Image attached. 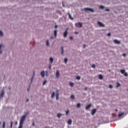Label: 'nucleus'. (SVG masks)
<instances>
[{
    "mask_svg": "<svg viewBox=\"0 0 128 128\" xmlns=\"http://www.w3.org/2000/svg\"><path fill=\"white\" fill-rule=\"evenodd\" d=\"M122 56H126V54H122Z\"/></svg>",
    "mask_w": 128,
    "mask_h": 128,
    "instance_id": "obj_39",
    "label": "nucleus"
},
{
    "mask_svg": "<svg viewBox=\"0 0 128 128\" xmlns=\"http://www.w3.org/2000/svg\"><path fill=\"white\" fill-rule=\"evenodd\" d=\"M70 86H74V83L70 82Z\"/></svg>",
    "mask_w": 128,
    "mask_h": 128,
    "instance_id": "obj_27",
    "label": "nucleus"
},
{
    "mask_svg": "<svg viewBox=\"0 0 128 128\" xmlns=\"http://www.w3.org/2000/svg\"><path fill=\"white\" fill-rule=\"evenodd\" d=\"M46 46H50V42H48V40H47L46 42Z\"/></svg>",
    "mask_w": 128,
    "mask_h": 128,
    "instance_id": "obj_25",
    "label": "nucleus"
},
{
    "mask_svg": "<svg viewBox=\"0 0 128 128\" xmlns=\"http://www.w3.org/2000/svg\"><path fill=\"white\" fill-rule=\"evenodd\" d=\"M61 48H62V54H64V46H62Z\"/></svg>",
    "mask_w": 128,
    "mask_h": 128,
    "instance_id": "obj_17",
    "label": "nucleus"
},
{
    "mask_svg": "<svg viewBox=\"0 0 128 128\" xmlns=\"http://www.w3.org/2000/svg\"><path fill=\"white\" fill-rule=\"evenodd\" d=\"M46 74H48V72L47 71H46Z\"/></svg>",
    "mask_w": 128,
    "mask_h": 128,
    "instance_id": "obj_56",
    "label": "nucleus"
},
{
    "mask_svg": "<svg viewBox=\"0 0 128 128\" xmlns=\"http://www.w3.org/2000/svg\"><path fill=\"white\" fill-rule=\"evenodd\" d=\"M56 78H60V72L58 70L56 71Z\"/></svg>",
    "mask_w": 128,
    "mask_h": 128,
    "instance_id": "obj_9",
    "label": "nucleus"
},
{
    "mask_svg": "<svg viewBox=\"0 0 128 128\" xmlns=\"http://www.w3.org/2000/svg\"><path fill=\"white\" fill-rule=\"evenodd\" d=\"M9 90H10V88H9Z\"/></svg>",
    "mask_w": 128,
    "mask_h": 128,
    "instance_id": "obj_59",
    "label": "nucleus"
},
{
    "mask_svg": "<svg viewBox=\"0 0 128 128\" xmlns=\"http://www.w3.org/2000/svg\"><path fill=\"white\" fill-rule=\"evenodd\" d=\"M30 90V88L28 89V92Z\"/></svg>",
    "mask_w": 128,
    "mask_h": 128,
    "instance_id": "obj_52",
    "label": "nucleus"
},
{
    "mask_svg": "<svg viewBox=\"0 0 128 128\" xmlns=\"http://www.w3.org/2000/svg\"><path fill=\"white\" fill-rule=\"evenodd\" d=\"M33 74H34V73H33Z\"/></svg>",
    "mask_w": 128,
    "mask_h": 128,
    "instance_id": "obj_60",
    "label": "nucleus"
},
{
    "mask_svg": "<svg viewBox=\"0 0 128 128\" xmlns=\"http://www.w3.org/2000/svg\"><path fill=\"white\" fill-rule=\"evenodd\" d=\"M45 128H48V127H46Z\"/></svg>",
    "mask_w": 128,
    "mask_h": 128,
    "instance_id": "obj_55",
    "label": "nucleus"
},
{
    "mask_svg": "<svg viewBox=\"0 0 128 128\" xmlns=\"http://www.w3.org/2000/svg\"><path fill=\"white\" fill-rule=\"evenodd\" d=\"M75 25L76 28H82V24L80 22L76 23Z\"/></svg>",
    "mask_w": 128,
    "mask_h": 128,
    "instance_id": "obj_5",
    "label": "nucleus"
},
{
    "mask_svg": "<svg viewBox=\"0 0 128 128\" xmlns=\"http://www.w3.org/2000/svg\"><path fill=\"white\" fill-rule=\"evenodd\" d=\"M32 126H34V122H33L32 123Z\"/></svg>",
    "mask_w": 128,
    "mask_h": 128,
    "instance_id": "obj_43",
    "label": "nucleus"
},
{
    "mask_svg": "<svg viewBox=\"0 0 128 128\" xmlns=\"http://www.w3.org/2000/svg\"><path fill=\"white\" fill-rule=\"evenodd\" d=\"M84 90H88V88L87 87H85L84 88Z\"/></svg>",
    "mask_w": 128,
    "mask_h": 128,
    "instance_id": "obj_40",
    "label": "nucleus"
},
{
    "mask_svg": "<svg viewBox=\"0 0 128 128\" xmlns=\"http://www.w3.org/2000/svg\"><path fill=\"white\" fill-rule=\"evenodd\" d=\"M74 34H78V32H74Z\"/></svg>",
    "mask_w": 128,
    "mask_h": 128,
    "instance_id": "obj_45",
    "label": "nucleus"
},
{
    "mask_svg": "<svg viewBox=\"0 0 128 128\" xmlns=\"http://www.w3.org/2000/svg\"><path fill=\"white\" fill-rule=\"evenodd\" d=\"M86 44H84L83 45V48H86Z\"/></svg>",
    "mask_w": 128,
    "mask_h": 128,
    "instance_id": "obj_42",
    "label": "nucleus"
},
{
    "mask_svg": "<svg viewBox=\"0 0 128 128\" xmlns=\"http://www.w3.org/2000/svg\"><path fill=\"white\" fill-rule=\"evenodd\" d=\"M40 74L42 78H44V71H42Z\"/></svg>",
    "mask_w": 128,
    "mask_h": 128,
    "instance_id": "obj_13",
    "label": "nucleus"
},
{
    "mask_svg": "<svg viewBox=\"0 0 128 128\" xmlns=\"http://www.w3.org/2000/svg\"><path fill=\"white\" fill-rule=\"evenodd\" d=\"M1 124H2V122H0V126Z\"/></svg>",
    "mask_w": 128,
    "mask_h": 128,
    "instance_id": "obj_57",
    "label": "nucleus"
},
{
    "mask_svg": "<svg viewBox=\"0 0 128 128\" xmlns=\"http://www.w3.org/2000/svg\"><path fill=\"white\" fill-rule=\"evenodd\" d=\"M14 124V122H12L10 123V128H12V124Z\"/></svg>",
    "mask_w": 128,
    "mask_h": 128,
    "instance_id": "obj_34",
    "label": "nucleus"
},
{
    "mask_svg": "<svg viewBox=\"0 0 128 128\" xmlns=\"http://www.w3.org/2000/svg\"><path fill=\"white\" fill-rule=\"evenodd\" d=\"M58 96H60V94H58V90L56 94V100H58Z\"/></svg>",
    "mask_w": 128,
    "mask_h": 128,
    "instance_id": "obj_11",
    "label": "nucleus"
},
{
    "mask_svg": "<svg viewBox=\"0 0 128 128\" xmlns=\"http://www.w3.org/2000/svg\"><path fill=\"white\" fill-rule=\"evenodd\" d=\"M32 78H34V77H32V80H31L32 82Z\"/></svg>",
    "mask_w": 128,
    "mask_h": 128,
    "instance_id": "obj_50",
    "label": "nucleus"
},
{
    "mask_svg": "<svg viewBox=\"0 0 128 128\" xmlns=\"http://www.w3.org/2000/svg\"><path fill=\"white\" fill-rule=\"evenodd\" d=\"M120 72L121 74H124V76H128V72H126V70H121Z\"/></svg>",
    "mask_w": 128,
    "mask_h": 128,
    "instance_id": "obj_4",
    "label": "nucleus"
},
{
    "mask_svg": "<svg viewBox=\"0 0 128 128\" xmlns=\"http://www.w3.org/2000/svg\"><path fill=\"white\" fill-rule=\"evenodd\" d=\"M68 30H70L69 28H66L64 33V34H63V36L64 38H66V36H68Z\"/></svg>",
    "mask_w": 128,
    "mask_h": 128,
    "instance_id": "obj_3",
    "label": "nucleus"
},
{
    "mask_svg": "<svg viewBox=\"0 0 128 128\" xmlns=\"http://www.w3.org/2000/svg\"><path fill=\"white\" fill-rule=\"evenodd\" d=\"M2 51H0V54H2Z\"/></svg>",
    "mask_w": 128,
    "mask_h": 128,
    "instance_id": "obj_49",
    "label": "nucleus"
},
{
    "mask_svg": "<svg viewBox=\"0 0 128 128\" xmlns=\"http://www.w3.org/2000/svg\"><path fill=\"white\" fill-rule=\"evenodd\" d=\"M99 78L100 80H102V78H104V76H102V74L99 75Z\"/></svg>",
    "mask_w": 128,
    "mask_h": 128,
    "instance_id": "obj_19",
    "label": "nucleus"
},
{
    "mask_svg": "<svg viewBox=\"0 0 128 128\" xmlns=\"http://www.w3.org/2000/svg\"><path fill=\"white\" fill-rule=\"evenodd\" d=\"M57 116H58V118H60V116H62V114H57Z\"/></svg>",
    "mask_w": 128,
    "mask_h": 128,
    "instance_id": "obj_24",
    "label": "nucleus"
},
{
    "mask_svg": "<svg viewBox=\"0 0 128 128\" xmlns=\"http://www.w3.org/2000/svg\"><path fill=\"white\" fill-rule=\"evenodd\" d=\"M0 36H4V34L2 31H0Z\"/></svg>",
    "mask_w": 128,
    "mask_h": 128,
    "instance_id": "obj_33",
    "label": "nucleus"
},
{
    "mask_svg": "<svg viewBox=\"0 0 128 128\" xmlns=\"http://www.w3.org/2000/svg\"><path fill=\"white\" fill-rule=\"evenodd\" d=\"M92 68H96V64H93L92 65Z\"/></svg>",
    "mask_w": 128,
    "mask_h": 128,
    "instance_id": "obj_29",
    "label": "nucleus"
},
{
    "mask_svg": "<svg viewBox=\"0 0 128 128\" xmlns=\"http://www.w3.org/2000/svg\"><path fill=\"white\" fill-rule=\"evenodd\" d=\"M15 124H16H16H18V122H15Z\"/></svg>",
    "mask_w": 128,
    "mask_h": 128,
    "instance_id": "obj_46",
    "label": "nucleus"
},
{
    "mask_svg": "<svg viewBox=\"0 0 128 128\" xmlns=\"http://www.w3.org/2000/svg\"><path fill=\"white\" fill-rule=\"evenodd\" d=\"M111 35H112V34H111L110 33H108V34H107V36H110Z\"/></svg>",
    "mask_w": 128,
    "mask_h": 128,
    "instance_id": "obj_37",
    "label": "nucleus"
},
{
    "mask_svg": "<svg viewBox=\"0 0 128 128\" xmlns=\"http://www.w3.org/2000/svg\"><path fill=\"white\" fill-rule=\"evenodd\" d=\"M116 112H118V110L116 109Z\"/></svg>",
    "mask_w": 128,
    "mask_h": 128,
    "instance_id": "obj_54",
    "label": "nucleus"
},
{
    "mask_svg": "<svg viewBox=\"0 0 128 128\" xmlns=\"http://www.w3.org/2000/svg\"><path fill=\"white\" fill-rule=\"evenodd\" d=\"M72 120H68V124H72Z\"/></svg>",
    "mask_w": 128,
    "mask_h": 128,
    "instance_id": "obj_18",
    "label": "nucleus"
},
{
    "mask_svg": "<svg viewBox=\"0 0 128 128\" xmlns=\"http://www.w3.org/2000/svg\"><path fill=\"white\" fill-rule=\"evenodd\" d=\"M2 48H4V46H2V44H0V49L2 48Z\"/></svg>",
    "mask_w": 128,
    "mask_h": 128,
    "instance_id": "obj_44",
    "label": "nucleus"
},
{
    "mask_svg": "<svg viewBox=\"0 0 128 128\" xmlns=\"http://www.w3.org/2000/svg\"><path fill=\"white\" fill-rule=\"evenodd\" d=\"M46 80H44L43 82V86H44V84H46Z\"/></svg>",
    "mask_w": 128,
    "mask_h": 128,
    "instance_id": "obj_35",
    "label": "nucleus"
},
{
    "mask_svg": "<svg viewBox=\"0 0 128 128\" xmlns=\"http://www.w3.org/2000/svg\"><path fill=\"white\" fill-rule=\"evenodd\" d=\"M70 98H72V100H74V96L72 95L70 96Z\"/></svg>",
    "mask_w": 128,
    "mask_h": 128,
    "instance_id": "obj_28",
    "label": "nucleus"
},
{
    "mask_svg": "<svg viewBox=\"0 0 128 128\" xmlns=\"http://www.w3.org/2000/svg\"><path fill=\"white\" fill-rule=\"evenodd\" d=\"M106 12H110V9H106Z\"/></svg>",
    "mask_w": 128,
    "mask_h": 128,
    "instance_id": "obj_41",
    "label": "nucleus"
},
{
    "mask_svg": "<svg viewBox=\"0 0 128 128\" xmlns=\"http://www.w3.org/2000/svg\"><path fill=\"white\" fill-rule=\"evenodd\" d=\"M96 112V109H93L92 111V115L94 116Z\"/></svg>",
    "mask_w": 128,
    "mask_h": 128,
    "instance_id": "obj_10",
    "label": "nucleus"
},
{
    "mask_svg": "<svg viewBox=\"0 0 128 128\" xmlns=\"http://www.w3.org/2000/svg\"><path fill=\"white\" fill-rule=\"evenodd\" d=\"M100 8L101 10H104V6H102V5L100 6Z\"/></svg>",
    "mask_w": 128,
    "mask_h": 128,
    "instance_id": "obj_26",
    "label": "nucleus"
},
{
    "mask_svg": "<svg viewBox=\"0 0 128 128\" xmlns=\"http://www.w3.org/2000/svg\"><path fill=\"white\" fill-rule=\"evenodd\" d=\"M109 88H112V84L109 85Z\"/></svg>",
    "mask_w": 128,
    "mask_h": 128,
    "instance_id": "obj_36",
    "label": "nucleus"
},
{
    "mask_svg": "<svg viewBox=\"0 0 128 128\" xmlns=\"http://www.w3.org/2000/svg\"><path fill=\"white\" fill-rule=\"evenodd\" d=\"M98 24L99 26H100L101 28H104V25L102 24V22H98Z\"/></svg>",
    "mask_w": 128,
    "mask_h": 128,
    "instance_id": "obj_6",
    "label": "nucleus"
},
{
    "mask_svg": "<svg viewBox=\"0 0 128 128\" xmlns=\"http://www.w3.org/2000/svg\"><path fill=\"white\" fill-rule=\"evenodd\" d=\"M68 15L69 18H70V20H74V18L72 17V15L70 14V13H68Z\"/></svg>",
    "mask_w": 128,
    "mask_h": 128,
    "instance_id": "obj_15",
    "label": "nucleus"
},
{
    "mask_svg": "<svg viewBox=\"0 0 128 128\" xmlns=\"http://www.w3.org/2000/svg\"><path fill=\"white\" fill-rule=\"evenodd\" d=\"M6 128V122H3V128Z\"/></svg>",
    "mask_w": 128,
    "mask_h": 128,
    "instance_id": "obj_31",
    "label": "nucleus"
},
{
    "mask_svg": "<svg viewBox=\"0 0 128 128\" xmlns=\"http://www.w3.org/2000/svg\"><path fill=\"white\" fill-rule=\"evenodd\" d=\"M70 40H74V38L72 37V36H70Z\"/></svg>",
    "mask_w": 128,
    "mask_h": 128,
    "instance_id": "obj_38",
    "label": "nucleus"
},
{
    "mask_svg": "<svg viewBox=\"0 0 128 128\" xmlns=\"http://www.w3.org/2000/svg\"><path fill=\"white\" fill-rule=\"evenodd\" d=\"M50 38H54V37H51Z\"/></svg>",
    "mask_w": 128,
    "mask_h": 128,
    "instance_id": "obj_53",
    "label": "nucleus"
},
{
    "mask_svg": "<svg viewBox=\"0 0 128 128\" xmlns=\"http://www.w3.org/2000/svg\"><path fill=\"white\" fill-rule=\"evenodd\" d=\"M76 80H80V76H77L76 77Z\"/></svg>",
    "mask_w": 128,
    "mask_h": 128,
    "instance_id": "obj_30",
    "label": "nucleus"
},
{
    "mask_svg": "<svg viewBox=\"0 0 128 128\" xmlns=\"http://www.w3.org/2000/svg\"><path fill=\"white\" fill-rule=\"evenodd\" d=\"M70 114V110H67L66 112V116H68V114Z\"/></svg>",
    "mask_w": 128,
    "mask_h": 128,
    "instance_id": "obj_20",
    "label": "nucleus"
},
{
    "mask_svg": "<svg viewBox=\"0 0 128 128\" xmlns=\"http://www.w3.org/2000/svg\"><path fill=\"white\" fill-rule=\"evenodd\" d=\"M28 114H29V112H26V114L28 116Z\"/></svg>",
    "mask_w": 128,
    "mask_h": 128,
    "instance_id": "obj_48",
    "label": "nucleus"
},
{
    "mask_svg": "<svg viewBox=\"0 0 128 128\" xmlns=\"http://www.w3.org/2000/svg\"><path fill=\"white\" fill-rule=\"evenodd\" d=\"M26 115H24L20 118V124H24V122L26 120Z\"/></svg>",
    "mask_w": 128,
    "mask_h": 128,
    "instance_id": "obj_1",
    "label": "nucleus"
},
{
    "mask_svg": "<svg viewBox=\"0 0 128 128\" xmlns=\"http://www.w3.org/2000/svg\"><path fill=\"white\" fill-rule=\"evenodd\" d=\"M84 12H94V9L90 8H84Z\"/></svg>",
    "mask_w": 128,
    "mask_h": 128,
    "instance_id": "obj_2",
    "label": "nucleus"
},
{
    "mask_svg": "<svg viewBox=\"0 0 128 128\" xmlns=\"http://www.w3.org/2000/svg\"><path fill=\"white\" fill-rule=\"evenodd\" d=\"M49 68H50V66H49Z\"/></svg>",
    "mask_w": 128,
    "mask_h": 128,
    "instance_id": "obj_58",
    "label": "nucleus"
},
{
    "mask_svg": "<svg viewBox=\"0 0 128 128\" xmlns=\"http://www.w3.org/2000/svg\"><path fill=\"white\" fill-rule=\"evenodd\" d=\"M120 83L117 82V84L116 85V88H120Z\"/></svg>",
    "mask_w": 128,
    "mask_h": 128,
    "instance_id": "obj_23",
    "label": "nucleus"
},
{
    "mask_svg": "<svg viewBox=\"0 0 128 128\" xmlns=\"http://www.w3.org/2000/svg\"><path fill=\"white\" fill-rule=\"evenodd\" d=\"M91 106H92V104H88V105H87V106H86V110H88L90 108Z\"/></svg>",
    "mask_w": 128,
    "mask_h": 128,
    "instance_id": "obj_8",
    "label": "nucleus"
},
{
    "mask_svg": "<svg viewBox=\"0 0 128 128\" xmlns=\"http://www.w3.org/2000/svg\"><path fill=\"white\" fill-rule=\"evenodd\" d=\"M64 62L66 64V63L68 62V58H65L64 59Z\"/></svg>",
    "mask_w": 128,
    "mask_h": 128,
    "instance_id": "obj_21",
    "label": "nucleus"
},
{
    "mask_svg": "<svg viewBox=\"0 0 128 128\" xmlns=\"http://www.w3.org/2000/svg\"><path fill=\"white\" fill-rule=\"evenodd\" d=\"M58 35V30H54V38H56V36Z\"/></svg>",
    "mask_w": 128,
    "mask_h": 128,
    "instance_id": "obj_12",
    "label": "nucleus"
},
{
    "mask_svg": "<svg viewBox=\"0 0 128 128\" xmlns=\"http://www.w3.org/2000/svg\"><path fill=\"white\" fill-rule=\"evenodd\" d=\"M114 44H120V41H119L118 40H114Z\"/></svg>",
    "mask_w": 128,
    "mask_h": 128,
    "instance_id": "obj_7",
    "label": "nucleus"
},
{
    "mask_svg": "<svg viewBox=\"0 0 128 128\" xmlns=\"http://www.w3.org/2000/svg\"><path fill=\"white\" fill-rule=\"evenodd\" d=\"M77 108H80V104L78 103L77 104Z\"/></svg>",
    "mask_w": 128,
    "mask_h": 128,
    "instance_id": "obj_32",
    "label": "nucleus"
},
{
    "mask_svg": "<svg viewBox=\"0 0 128 128\" xmlns=\"http://www.w3.org/2000/svg\"><path fill=\"white\" fill-rule=\"evenodd\" d=\"M124 112H122L121 114H118V118H122V116H124Z\"/></svg>",
    "mask_w": 128,
    "mask_h": 128,
    "instance_id": "obj_14",
    "label": "nucleus"
},
{
    "mask_svg": "<svg viewBox=\"0 0 128 128\" xmlns=\"http://www.w3.org/2000/svg\"><path fill=\"white\" fill-rule=\"evenodd\" d=\"M50 62L51 64H52V62H54V58H52L50 57Z\"/></svg>",
    "mask_w": 128,
    "mask_h": 128,
    "instance_id": "obj_16",
    "label": "nucleus"
},
{
    "mask_svg": "<svg viewBox=\"0 0 128 128\" xmlns=\"http://www.w3.org/2000/svg\"><path fill=\"white\" fill-rule=\"evenodd\" d=\"M26 102H28V99H27Z\"/></svg>",
    "mask_w": 128,
    "mask_h": 128,
    "instance_id": "obj_51",
    "label": "nucleus"
},
{
    "mask_svg": "<svg viewBox=\"0 0 128 128\" xmlns=\"http://www.w3.org/2000/svg\"><path fill=\"white\" fill-rule=\"evenodd\" d=\"M58 28V26L56 25L55 26H54V28Z\"/></svg>",
    "mask_w": 128,
    "mask_h": 128,
    "instance_id": "obj_47",
    "label": "nucleus"
},
{
    "mask_svg": "<svg viewBox=\"0 0 128 128\" xmlns=\"http://www.w3.org/2000/svg\"><path fill=\"white\" fill-rule=\"evenodd\" d=\"M54 96H55V93H54V92H53L51 96V98H54Z\"/></svg>",
    "mask_w": 128,
    "mask_h": 128,
    "instance_id": "obj_22",
    "label": "nucleus"
}]
</instances>
